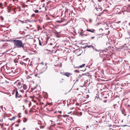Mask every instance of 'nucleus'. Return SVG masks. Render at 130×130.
Here are the masks:
<instances>
[{"label":"nucleus","instance_id":"nucleus-1","mask_svg":"<svg viewBox=\"0 0 130 130\" xmlns=\"http://www.w3.org/2000/svg\"><path fill=\"white\" fill-rule=\"evenodd\" d=\"M14 44L15 47L18 48L22 47L25 52L27 51V50L24 46V44H23L22 42L18 40H13Z\"/></svg>","mask_w":130,"mask_h":130},{"label":"nucleus","instance_id":"nucleus-2","mask_svg":"<svg viewBox=\"0 0 130 130\" xmlns=\"http://www.w3.org/2000/svg\"><path fill=\"white\" fill-rule=\"evenodd\" d=\"M29 61V59L28 58H27L26 59H24V58H21V61H19L18 62L22 65H24L25 66L28 63Z\"/></svg>","mask_w":130,"mask_h":130},{"label":"nucleus","instance_id":"nucleus-3","mask_svg":"<svg viewBox=\"0 0 130 130\" xmlns=\"http://www.w3.org/2000/svg\"><path fill=\"white\" fill-rule=\"evenodd\" d=\"M17 86L18 87L20 91L22 93H23L24 92V91L22 89V83L21 82H19L17 84Z\"/></svg>","mask_w":130,"mask_h":130},{"label":"nucleus","instance_id":"nucleus-4","mask_svg":"<svg viewBox=\"0 0 130 130\" xmlns=\"http://www.w3.org/2000/svg\"><path fill=\"white\" fill-rule=\"evenodd\" d=\"M69 12H71V11L70 10L68 9H66L65 10L64 12V16L65 17L68 18L70 17V13H68Z\"/></svg>","mask_w":130,"mask_h":130},{"label":"nucleus","instance_id":"nucleus-5","mask_svg":"<svg viewBox=\"0 0 130 130\" xmlns=\"http://www.w3.org/2000/svg\"><path fill=\"white\" fill-rule=\"evenodd\" d=\"M41 69L40 70L41 71V73H42L46 70L47 68V66L46 64H45L44 66L43 67H42V66H41Z\"/></svg>","mask_w":130,"mask_h":130},{"label":"nucleus","instance_id":"nucleus-6","mask_svg":"<svg viewBox=\"0 0 130 130\" xmlns=\"http://www.w3.org/2000/svg\"><path fill=\"white\" fill-rule=\"evenodd\" d=\"M72 75V73L68 72H65L63 74V75L66 76L67 77H69L70 75Z\"/></svg>","mask_w":130,"mask_h":130},{"label":"nucleus","instance_id":"nucleus-7","mask_svg":"<svg viewBox=\"0 0 130 130\" xmlns=\"http://www.w3.org/2000/svg\"><path fill=\"white\" fill-rule=\"evenodd\" d=\"M15 97L16 98L22 97L21 94H20L19 93H18L17 90L16 91V92Z\"/></svg>","mask_w":130,"mask_h":130},{"label":"nucleus","instance_id":"nucleus-8","mask_svg":"<svg viewBox=\"0 0 130 130\" xmlns=\"http://www.w3.org/2000/svg\"><path fill=\"white\" fill-rule=\"evenodd\" d=\"M86 30L88 31L91 32L92 33H95V30L93 29H87Z\"/></svg>","mask_w":130,"mask_h":130},{"label":"nucleus","instance_id":"nucleus-9","mask_svg":"<svg viewBox=\"0 0 130 130\" xmlns=\"http://www.w3.org/2000/svg\"><path fill=\"white\" fill-rule=\"evenodd\" d=\"M79 7H78V8L80 9L83 10V7L82 5V4L80 3L79 4Z\"/></svg>","mask_w":130,"mask_h":130},{"label":"nucleus","instance_id":"nucleus-10","mask_svg":"<svg viewBox=\"0 0 130 130\" xmlns=\"http://www.w3.org/2000/svg\"><path fill=\"white\" fill-rule=\"evenodd\" d=\"M87 76L86 74H79V77L80 78L81 77H83V76Z\"/></svg>","mask_w":130,"mask_h":130},{"label":"nucleus","instance_id":"nucleus-11","mask_svg":"<svg viewBox=\"0 0 130 130\" xmlns=\"http://www.w3.org/2000/svg\"><path fill=\"white\" fill-rule=\"evenodd\" d=\"M85 65V64H82V65H80L79 66L76 67L75 68H82L84 67V66Z\"/></svg>","mask_w":130,"mask_h":130},{"label":"nucleus","instance_id":"nucleus-12","mask_svg":"<svg viewBox=\"0 0 130 130\" xmlns=\"http://www.w3.org/2000/svg\"><path fill=\"white\" fill-rule=\"evenodd\" d=\"M53 11L52 10H51L49 12V14L51 16H52L54 15V13L53 12Z\"/></svg>","mask_w":130,"mask_h":130},{"label":"nucleus","instance_id":"nucleus-13","mask_svg":"<svg viewBox=\"0 0 130 130\" xmlns=\"http://www.w3.org/2000/svg\"><path fill=\"white\" fill-rule=\"evenodd\" d=\"M23 88L24 90H26L27 88V85L26 84H24L23 86Z\"/></svg>","mask_w":130,"mask_h":130},{"label":"nucleus","instance_id":"nucleus-14","mask_svg":"<svg viewBox=\"0 0 130 130\" xmlns=\"http://www.w3.org/2000/svg\"><path fill=\"white\" fill-rule=\"evenodd\" d=\"M23 122H27V119L26 118H23Z\"/></svg>","mask_w":130,"mask_h":130},{"label":"nucleus","instance_id":"nucleus-15","mask_svg":"<svg viewBox=\"0 0 130 130\" xmlns=\"http://www.w3.org/2000/svg\"><path fill=\"white\" fill-rule=\"evenodd\" d=\"M12 72H13V73H14V72H13V71L12 70H10V71H9L8 70V71H7V72L8 73H11Z\"/></svg>","mask_w":130,"mask_h":130},{"label":"nucleus","instance_id":"nucleus-16","mask_svg":"<svg viewBox=\"0 0 130 130\" xmlns=\"http://www.w3.org/2000/svg\"><path fill=\"white\" fill-rule=\"evenodd\" d=\"M0 8L1 9L4 8V7H3V4L1 3H0Z\"/></svg>","mask_w":130,"mask_h":130},{"label":"nucleus","instance_id":"nucleus-17","mask_svg":"<svg viewBox=\"0 0 130 130\" xmlns=\"http://www.w3.org/2000/svg\"><path fill=\"white\" fill-rule=\"evenodd\" d=\"M15 118H16L15 116H13L12 118L10 119V120H12L13 119H14Z\"/></svg>","mask_w":130,"mask_h":130},{"label":"nucleus","instance_id":"nucleus-18","mask_svg":"<svg viewBox=\"0 0 130 130\" xmlns=\"http://www.w3.org/2000/svg\"><path fill=\"white\" fill-rule=\"evenodd\" d=\"M40 65H41V66H42V67H43L45 65H44V63L43 62H41L40 64Z\"/></svg>","mask_w":130,"mask_h":130},{"label":"nucleus","instance_id":"nucleus-19","mask_svg":"<svg viewBox=\"0 0 130 130\" xmlns=\"http://www.w3.org/2000/svg\"><path fill=\"white\" fill-rule=\"evenodd\" d=\"M62 21L61 20L57 21H56V22L59 23H60L62 22Z\"/></svg>","mask_w":130,"mask_h":130},{"label":"nucleus","instance_id":"nucleus-20","mask_svg":"<svg viewBox=\"0 0 130 130\" xmlns=\"http://www.w3.org/2000/svg\"><path fill=\"white\" fill-rule=\"evenodd\" d=\"M0 19L2 21H3L4 20V18L2 16L0 17Z\"/></svg>","mask_w":130,"mask_h":130},{"label":"nucleus","instance_id":"nucleus-21","mask_svg":"<svg viewBox=\"0 0 130 130\" xmlns=\"http://www.w3.org/2000/svg\"><path fill=\"white\" fill-rule=\"evenodd\" d=\"M88 47L89 48L92 47L93 48V46L92 45H90L89 46H88Z\"/></svg>","mask_w":130,"mask_h":130},{"label":"nucleus","instance_id":"nucleus-22","mask_svg":"<svg viewBox=\"0 0 130 130\" xmlns=\"http://www.w3.org/2000/svg\"><path fill=\"white\" fill-rule=\"evenodd\" d=\"M93 48V49L94 50L96 51H99L97 50L96 48H95V47H93V48Z\"/></svg>","mask_w":130,"mask_h":130},{"label":"nucleus","instance_id":"nucleus-23","mask_svg":"<svg viewBox=\"0 0 130 130\" xmlns=\"http://www.w3.org/2000/svg\"><path fill=\"white\" fill-rule=\"evenodd\" d=\"M74 72L76 73H79V71L78 70H76L74 71Z\"/></svg>","mask_w":130,"mask_h":130},{"label":"nucleus","instance_id":"nucleus-24","mask_svg":"<svg viewBox=\"0 0 130 130\" xmlns=\"http://www.w3.org/2000/svg\"><path fill=\"white\" fill-rule=\"evenodd\" d=\"M34 11L35 13H37L39 12V10H35Z\"/></svg>","mask_w":130,"mask_h":130},{"label":"nucleus","instance_id":"nucleus-25","mask_svg":"<svg viewBox=\"0 0 130 130\" xmlns=\"http://www.w3.org/2000/svg\"><path fill=\"white\" fill-rule=\"evenodd\" d=\"M24 102L25 103H27L28 102V101L26 99H25L24 100Z\"/></svg>","mask_w":130,"mask_h":130},{"label":"nucleus","instance_id":"nucleus-26","mask_svg":"<svg viewBox=\"0 0 130 130\" xmlns=\"http://www.w3.org/2000/svg\"><path fill=\"white\" fill-rule=\"evenodd\" d=\"M27 58H26L25 56H23V57L22 58H24V59H26Z\"/></svg>","mask_w":130,"mask_h":130},{"label":"nucleus","instance_id":"nucleus-27","mask_svg":"<svg viewBox=\"0 0 130 130\" xmlns=\"http://www.w3.org/2000/svg\"><path fill=\"white\" fill-rule=\"evenodd\" d=\"M35 14H34V13L33 14L31 15V17H34L35 16Z\"/></svg>","mask_w":130,"mask_h":130},{"label":"nucleus","instance_id":"nucleus-28","mask_svg":"<svg viewBox=\"0 0 130 130\" xmlns=\"http://www.w3.org/2000/svg\"><path fill=\"white\" fill-rule=\"evenodd\" d=\"M89 22L91 23H92V19H89Z\"/></svg>","mask_w":130,"mask_h":130},{"label":"nucleus","instance_id":"nucleus-29","mask_svg":"<svg viewBox=\"0 0 130 130\" xmlns=\"http://www.w3.org/2000/svg\"><path fill=\"white\" fill-rule=\"evenodd\" d=\"M83 31V30H82V31L81 32H80V34L81 35H83V32H82Z\"/></svg>","mask_w":130,"mask_h":130},{"label":"nucleus","instance_id":"nucleus-30","mask_svg":"<svg viewBox=\"0 0 130 130\" xmlns=\"http://www.w3.org/2000/svg\"><path fill=\"white\" fill-rule=\"evenodd\" d=\"M19 21L20 22H22V23H26V22H24V21H21V20H19Z\"/></svg>","mask_w":130,"mask_h":130},{"label":"nucleus","instance_id":"nucleus-31","mask_svg":"<svg viewBox=\"0 0 130 130\" xmlns=\"http://www.w3.org/2000/svg\"><path fill=\"white\" fill-rule=\"evenodd\" d=\"M31 105V102H30L29 103V107H30Z\"/></svg>","mask_w":130,"mask_h":130},{"label":"nucleus","instance_id":"nucleus-32","mask_svg":"<svg viewBox=\"0 0 130 130\" xmlns=\"http://www.w3.org/2000/svg\"><path fill=\"white\" fill-rule=\"evenodd\" d=\"M39 44L40 45H42V44H41V41L40 40H39Z\"/></svg>","mask_w":130,"mask_h":130},{"label":"nucleus","instance_id":"nucleus-33","mask_svg":"<svg viewBox=\"0 0 130 130\" xmlns=\"http://www.w3.org/2000/svg\"><path fill=\"white\" fill-rule=\"evenodd\" d=\"M18 122L19 123H20V119H19L18 120Z\"/></svg>","mask_w":130,"mask_h":130},{"label":"nucleus","instance_id":"nucleus-34","mask_svg":"<svg viewBox=\"0 0 130 130\" xmlns=\"http://www.w3.org/2000/svg\"><path fill=\"white\" fill-rule=\"evenodd\" d=\"M35 130H39V129L38 128H35Z\"/></svg>","mask_w":130,"mask_h":130},{"label":"nucleus","instance_id":"nucleus-35","mask_svg":"<svg viewBox=\"0 0 130 130\" xmlns=\"http://www.w3.org/2000/svg\"><path fill=\"white\" fill-rule=\"evenodd\" d=\"M19 125V124H16L15 125V126H18Z\"/></svg>","mask_w":130,"mask_h":130},{"label":"nucleus","instance_id":"nucleus-36","mask_svg":"<svg viewBox=\"0 0 130 130\" xmlns=\"http://www.w3.org/2000/svg\"><path fill=\"white\" fill-rule=\"evenodd\" d=\"M58 112H59L60 113H61V111H58Z\"/></svg>","mask_w":130,"mask_h":130},{"label":"nucleus","instance_id":"nucleus-37","mask_svg":"<svg viewBox=\"0 0 130 130\" xmlns=\"http://www.w3.org/2000/svg\"><path fill=\"white\" fill-rule=\"evenodd\" d=\"M94 38H95V37H91V38L92 39H94Z\"/></svg>","mask_w":130,"mask_h":130},{"label":"nucleus","instance_id":"nucleus-38","mask_svg":"<svg viewBox=\"0 0 130 130\" xmlns=\"http://www.w3.org/2000/svg\"><path fill=\"white\" fill-rule=\"evenodd\" d=\"M52 104L51 103H48V105H51Z\"/></svg>","mask_w":130,"mask_h":130},{"label":"nucleus","instance_id":"nucleus-39","mask_svg":"<svg viewBox=\"0 0 130 130\" xmlns=\"http://www.w3.org/2000/svg\"><path fill=\"white\" fill-rule=\"evenodd\" d=\"M5 5H7V3L6 2H5Z\"/></svg>","mask_w":130,"mask_h":130},{"label":"nucleus","instance_id":"nucleus-40","mask_svg":"<svg viewBox=\"0 0 130 130\" xmlns=\"http://www.w3.org/2000/svg\"><path fill=\"white\" fill-rule=\"evenodd\" d=\"M26 111H27V110H26L25 111V113H26V114H27V113L26 112Z\"/></svg>","mask_w":130,"mask_h":130},{"label":"nucleus","instance_id":"nucleus-41","mask_svg":"<svg viewBox=\"0 0 130 130\" xmlns=\"http://www.w3.org/2000/svg\"><path fill=\"white\" fill-rule=\"evenodd\" d=\"M86 129H87L88 128H89V127L88 126H87L86 127Z\"/></svg>","mask_w":130,"mask_h":130},{"label":"nucleus","instance_id":"nucleus-42","mask_svg":"<svg viewBox=\"0 0 130 130\" xmlns=\"http://www.w3.org/2000/svg\"><path fill=\"white\" fill-rule=\"evenodd\" d=\"M44 0H41V2H43L44 1Z\"/></svg>","mask_w":130,"mask_h":130},{"label":"nucleus","instance_id":"nucleus-43","mask_svg":"<svg viewBox=\"0 0 130 130\" xmlns=\"http://www.w3.org/2000/svg\"><path fill=\"white\" fill-rule=\"evenodd\" d=\"M121 112L122 113H123V110H121Z\"/></svg>","mask_w":130,"mask_h":130},{"label":"nucleus","instance_id":"nucleus-44","mask_svg":"<svg viewBox=\"0 0 130 130\" xmlns=\"http://www.w3.org/2000/svg\"><path fill=\"white\" fill-rule=\"evenodd\" d=\"M25 128H24L22 130H25Z\"/></svg>","mask_w":130,"mask_h":130},{"label":"nucleus","instance_id":"nucleus-45","mask_svg":"<svg viewBox=\"0 0 130 130\" xmlns=\"http://www.w3.org/2000/svg\"><path fill=\"white\" fill-rule=\"evenodd\" d=\"M50 44L51 45H52V44H52V43H50Z\"/></svg>","mask_w":130,"mask_h":130},{"label":"nucleus","instance_id":"nucleus-46","mask_svg":"<svg viewBox=\"0 0 130 130\" xmlns=\"http://www.w3.org/2000/svg\"><path fill=\"white\" fill-rule=\"evenodd\" d=\"M68 13H70V14H71V12H68Z\"/></svg>","mask_w":130,"mask_h":130},{"label":"nucleus","instance_id":"nucleus-47","mask_svg":"<svg viewBox=\"0 0 130 130\" xmlns=\"http://www.w3.org/2000/svg\"><path fill=\"white\" fill-rule=\"evenodd\" d=\"M96 8V10L98 11V10H97V8Z\"/></svg>","mask_w":130,"mask_h":130},{"label":"nucleus","instance_id":"nucleus-48","mask_svg":"<svg viewBox=\"0 0 130 130\" xmlns=\"http://www.w3.org/2000/svg\"><path fill=\"white\" fill-rule=\"evenodd\" d=\"M45 10H47V9L46 8V7H45Z\"/></svg>","mask_w":130,"mask_h":130},{"label":"nucleus","instance_id":"nucleus-49","mask_svg":"<svg viewBox=\"0 0 130 130\" xmlns=\"http://www.w3.org/2000/svg\"><path fill=\"white\" fill-rule=\"evenodd\" d=\"M56 37H59V36H58V35H56Z\"/></svg>","mask_w":130,"mask_h":130},{"label":"nucleus","instance_id":"nucleus-50","mask_svg":"<svg viewBox=\"0 0 130 130\" xmlns=\"http://www.w3.org/2000/svg\"><path fill=\"white\" fill-rule=\"evenodd\" d=\"M62 64L61 63H60V66H62Z\"/></svg>","mask_w":130,"mask_h":130},{"label":"nucleus","instance_id":"nucleus-51","mask_svg":"<svg viewBox=\"0 0 130 130\" xmlns=\"http://www.w3.org/2000/svg\"><path fill=\"white\" fill-rule=\"evenodd\" d=\"M129 25L130 26V23H129Z\"/></svg>","mask_w":130,"mask_h":130},{"label":"nucleus","instance_id":"nucleus-52","mask_svg":"<svg viewBox=\"0 0 130 130\" xmlns=\"http://www.w3.org/2000/svg\"><path fill=\"white\" fill-rule=\"evenodd\" d=\"M128 1H129V2H130V0H128Z\"/></svg>","mask_w":130,"mask_h":130},{"label":"nucleus","instance_id":"nucleus-53","mask_svg":"<svg viewBox=\"0 0 130 130\" xmlns=\"http://www.w3.org/2000/svg\"><path fill=\"white\" fill-rule=\"evenodd\" d=\"M16 53H15V54H14V55H16Z\"/></svg>","mask_w":130,"mask_h":130},{"label":"nucleus","instance_id":"nucleus-54","mask_svg":"<svg viewBox=\"0 0 130 130\" xmlns=\"http://www.w3.org/2000/svg\"><path fill=\"white\" fill-rule=\"evenodd\" d=\"M129 68H130V66H129Z\"/></svg>","mask_w":130,"mask_h":130},{"label":"nucleus","instance_id":"nucleus-55","mask_svg":"<svg viewBox=\"0 0 130 130\" xmlns=\"http://www.w3.org/2000/svg\"><path fill=\"white\" fill-rule=\"evenodd\" d=\"M19 130H20V129H19Z\"/></svg>","mask_w":130,"mask_h":130}]
</instances>
